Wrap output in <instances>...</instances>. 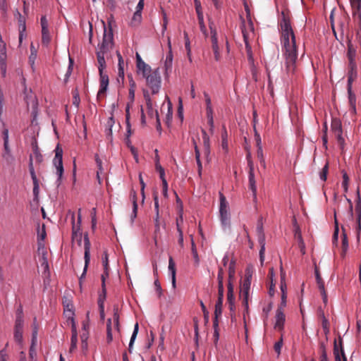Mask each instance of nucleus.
Here are the masks:
<instances>
[{"label":"nucleus","mask_w":361,"mask_h":361,"mask_svg":"<svg viewBox=\"0 0 361 361\" xmlns=\"http://www.w3.org/2000/svg\"><path fill=\"white\" fill-rule=\"evenodd\" d=\"M281 42L282 51L285 56L286 70L288 73H293L295 70V63L298 59L295 36L292 29L290 19L284 11L281 13Z\"/></svg>","instance_id":"f257e3e1"},{"label":"nucleus","mask_w":361,"mask_h":361,"mask_svg":"<svg viewBox=\"0 0 361 361\" xmlns=\"http://www.w3.org/2000/svg\"><path fill=\"white\" fill-rule=\"evenodd\" d=\"M146 80L147 90L151 91L152 95L159 93L161 85V78L159 68L153 70L152 73L144 78Z\"/></svg>","instance_id":"f03ea898"},{"label":"nucleus","mask_w":361,"mask_h":361,"mask_svg":"<svg viewBox=\"0 0 361 361\" xmlns=\"http://www.w3.org/2000/svg\"><path fill=\"white\" fill-rule=\"evenodd\" d=\"M220 207H219V216L221 226L224 230L230 228L231 227V214L229 212L228 204L226 201L225 196L222 193H219Z\"/></svg>","instance_id":"7ed1b4c3"},{"label":"nucleus","mask_w":361,"mask_h":361,"mask_svg":"<svg viewBox=\"0 0 361 361\" xmlns=\"http://www.w3.org/2000/svg\"><path fill=\"white\" fill-rule=\"evenodd\" d=\"M104 27V35L102 42L99 45V50L109 52L113 47V30L111 24H109V27H106L105 23L102 21Z\"/></svg>","instance_id":"20e7f679"},{"label":"nucleus","mask_w":361,"mask_h":361,"mask_svg":"<svg viewBox=\"0 0 361 361\" xmlns=\"http://www.w3.org/2000/svg\"><path fill=\"white\" fill-rule=\"evenodd\" d=\"M256 233L257 235L258 242L260 245L259 250V260L262 265L264 260V252H265V235L263 228L262 217H260L257 224Z\"/></svg>","instance_id":"39448f33"},{"label":"nucleus","mask_w":361,"mask_h":361,"mask_svg":"<svg viewBox=\"0 0 361 361\" xmlns=\"http://www.w3.org/2000/svg\"><path fill=\"white\" fill-rule=\"evenodd\" d=\"M63 149L57 145V147L55 149V157L53 159V164L56 167V174L58 175L59 178L58 180H60V179L62 177V175L63 173Z\"/></svg>","instance_id":"423d86ee"},{"label":"nucleus","mask_w":361,"mask_h":361,"mask_svg":"<svg viewBox=\"0 0 361 361\" xmlns=\"http://www.w3.org/2000/svg\"><path fill=\"white\" fill-rule=\"evenodd\" d=\"M247 159L248 161V167H249V173H248V179H249V188L251 190L252 192L253 197L256 199L257 197V186L256 181L254 173V164L252 161L250 159V155L248 154L247 156Z\"/></svg>","instance_id":"0eeeda50"},{"label":"nucleus","mask_w":361,"mask_h":361,"mask_svg":"<svg viewBox=\"0 0 361 361\" xmlns=\"http://www.w3.org/2000/svg\"><path fill=\"white\" fill-rule=\"evenodd\" d=\"M42 27V43L43 45L47 46L51 41V35L49 29V23L45 16H42L40 20Z\"/></svg>","instance_id":"6e6552de"},{"label":"nucleus","mask_w":361,"mask_h":361,"mask_svg":"<svg viewBox=\"0 0 361 361\" xmlns=\"http://www.w3.org/2000/svg\"><path fill=\"white\" fill-rule=\"evenodd\" d=\"M143 97L146 102V106L147 109V114L151 117H155L156 118H159V114L157 110H154L153 109V101L152 99L150 93L148 90H143Z\"/></svg>","instance_id":"1a4fd4ad"},{"label":"nucleus","mask_w":361,"mask_h":361,"mask_svg":"<svg viewBox=\"0 0 361 361\" xmlns=\"http://www.w3.org/2000/svg\"><path fill=\"white\" fill-rule=\"evenodd\" d=\"M136 66L138 73H141L143 78L153 72L151 67L142 59L141 56L137 53L136 54Z\"/></svg>","instance_id":"9d476101"},{"label":"nucleus","mask_w":361,"mask_h":361,"mask_svg":"<svg viewBox=\"0 0 361 361\" xmlns=\"http://www.w3.org/2000/svg\"><path fill=\"white\" fill-rule=\"evenodd\" d=\"M90 242L88 238L87 233L84 235V258H85V267L83 273L80 277V279L85 274L88 264L90 261Z\"/></svg>","instance_id":"9b49d317"},{"label":"nucleus","mask_w":361,"mask_h":361,"mask_svg":"<svg viewBox=\"0 0 361 361\" xmlns=\"http://www.w3.org/2000/svg\"><path fill=\"white\" fill-rule=\"evenodd\" d=\"M99 90L97 93V97L99 98L102 95H104L108 88L109 85V76L106 73L103 71H99Z\"/></svg>","instance_id":"f8f14e48"},{"label":"nucleus","mask_w":361,"mask_h":361,"mask_svg":"<svg viewBox=\"0 0 361 361\" xmlns=\"http://www.w3.org/2000/svg\"><path fill=\"white\" fill-rule=\"evenodd\" d=\"M286 317L281 307H278L276 314V323L274 329L279 331L283 329Z\"/></svg>","instance_id":"ddd939ff"},{"label":"nucleus","mask_w":361,"mask_h":361,"mask_svg":"<svg viewBox=\"0 0 361 361\" xmlns=\"http://www.w3.org/2000/svg\"><path fill=\"white\" fill-rule=\"evenodd\" d=\"M73 227H72V240L73 243H77L79 246L82 243V233L79 226H75L74 221V216H73Z\"/></svg>","instance_id":"4468645a"},{"label":"nucleus","mask_w":361,"mask_h":361,"mask_svg":"<svg viewBox=\"0 0 361 361\" xmlns=\"http://www.w3.org/2000/svg\"><path fill=\"white\" fill-rule=\"evenodd\" d=\"M314 272H315V276H316V280H317V283L318 288H319L320 293L323 297V301L324 303H326L327 302V295H326V290L324 288V282L322 280V279L320 276L319 271L317 267L315 268Z\"/></svg>","instance_id":"2eb2a0df"},{"label":"nucleus","mask_w":361,"mask_h":361,"mask_svg":"<svg viewBox=\"0 0 361 361\" xmlns=\"http://www.w3.org/2000/svg\"><path fill=\"white\" fill-rule=\"evenodd\" d=\"M251 285V275L246 276L240 287V295H249Z\"/></svg>","instance_id":"dca6fc26"},{"label":"nucleus","mask_w":361,"mask_h":361,"mask_svg":"<svg viewBox=\"0 0 361 361\" xmlns=\"http://www.w3.org/2000/svg\"><path fill=\"white\" fill-rule=\"evenodd\" d=\"M32 159V164H33V161H35V164H40L42 161H43V157L41 154L39 148L37 145L33 147V153L30 154V160L29 164L31 161Z\"/></svg>","instance_id":"f3484780"},{"label":"nucleus","mask_w":361,"mask_h":361,"mask_svg":"<svg viewBox=\"0 0 361 361\" xmlns=\"http://www.w3.org/2000/svg\"><path fill=\"white\" fill-rule=\"evenodd\" d=\"M209 27L210 30V38L212 42V47H219L217 39V32L215 25L213 22L209 21Z\"/></svg>","instance_id":"a211bd4d"},{"label":"nucleus","mask_w":361,"mask_h":361,"mask_svg":"<svg viewBox=\"0 0 361 361\" xmlns=\"http://www.w3.org/2000/svg\"><path fill=\"white\" fill-rule=\"evenodd\" d=\"M108 52L106 51H101V50H97V62H98V70L99 71H103L104 70V68H106V61H105V59H104V56H105V54H107Z\"/></svg>","instance_id":"6ab92c4d"},{"label":"nucleus","mask_w":361,"mask_h":361,"mask_svg":"<svg viewBox=\"0 0 361 361\" xmlns=\"http://www.w3.org/2000/svg\"><path fill=\"white\" fill-rule=\"evenodd\" d=\"M202 140H203V147H204V154L207 157H209L210 154V141H209V137L207 135L205 130H202Z\"/></svg>","instance_id":"aec40b11"},{"label":"nucleus","mask_w":361,"mask_h":361,"mask_svg":"<svg viewBox=\"0 0 361 361\" xmlns=\"http://www.w3.org/2000/svg\"><path fill=\"white\" fill-rule=\"evenodd\" d=\"M348 99L351 111L353 114L356 112V97L355 94L352 92V86L348 85Z\"/></svg>","instance_id":"412c9836"},{"label":"nucleus","mask_w":361,"mask_h":361,"mask_svg":"<svg viewBox=\"0 0 361 361\" xmlns=\"http://www.w3.org/2000/svg\"><path fill=\"white\" fill-rule=\"evenodd\" d=\"M26 103L27 106L29 109L30 106L32 109V115L34 118L37 116V106L38 102L35 97H30V99L27 97L26 98Z\"/></svg>","instance_id":"4be33fe9"},{"label":"nucleus","mask_w":361,"mask_h":361,"mask_svg":"<svg viewBox=\"0 0 361 361\" xmlns=\"http://www.w3.org/2000/svg\"><path fill=\"white\" fill-rule=\"evenodd\" d=\"M29 171H30V176L32 179L33 185H34L33 192L35 194H37L39 191V184H38V180H37L35 172L34 166H32V161H30V163L29 164Z\"/></svg>","instance_id":"5701e85b"},{"label":"nucleus","mask_w":361,"mask_h":361,"mask_svg":"<svg viewBox=\"0 0 361 361\" xmlns=\"http://www.w3.org/2000/svg\"><path fill=\"white\" fill-rule=\"evenodd\" d=\"M169 270L171 271V282L172 286L175 288H176V264L175 262L171 257H169Z\"/></svg>","instance_id":"b1692460"},{"label":"nucleus","mask_w":361,"mask_h":361,"mask_svg":"<svg viewBox=\"0 0 361 361\" xmlns=\"http://www.w3.org/2000/svg\"><path fill=\"white\" fill-rule=\"evenodd\" d=\"M6 59V49L5 44H0V63L1 66V70L3 71V74L4 75L6 73L5 70V61Z\"/></svg>","instance_id":"393cba45"},{"label":"nucleus","mask_w":361,"mask_h":361,"mask_svg":"<svg viewBox=\"0 0 361 361\" xmlns=\"http://www.w3.org/2000/svg\"><path fill=\"white\" fill-rule=\"evenodd\" d=\"M190 238H191V252H192V255L193 259H194V264L195 267H198L199 264H200V258L198 256L197 247H196L195 243L193 240L192 235H190Z\"/></svg>","instance_id":"a878e982"},{"label":"nucleus","mask_w":361,"mask_h":361,"mask_svg":"<svg viewBox=\"0 0 361 361\" xmlns=\"http://www.w3.org/2000/svg\"><path fill=\"white\" fill-rule=\"evenodd\" d=\"M240 20H241V30H242V34H243V39H244V42L245 43V46H246V49H250V47L249 45V43H248V35H247V29H246V27H245V20L244 18H243L242 16H240Z\"/></svg>","instance_id":"bb28decb"},{"label":"nucleus","mask_w":361,"mask_h":361,"mask_svg":"<svg viewBox=\"0 0 361 361\" xmlns=\"http://www.w3.org/2000/svg\"><path fill=\"white\" fill-rule=\"evenodd\" d=\"M168 47H169V52L166 55V61H165V66L166 68H169L172 65V61H173V54H172V50H171V43L170 37H168Z\"/></svg>","instance_id":"cd10ccee"},{"label":"nucleus","mask_w":361,"mask_h":361,"mask_svg":"<svg viewBox=\"0 0 361 361\" xmlns=\"http://www.w3.org/2000/svg\"><path fill=\"white\" fill-rule=\"evenodd\" d=\"M221 147L226 152L228 149V133H227L225 126H223V130H222V133H221Z\"/></svg>","instance_id":"c85d7f7f"},{"label":"nucleus","mask_w":361,"mask_h":361,"mask_svg":"<svg viewBox=\"0 0 361 361\" xmlns=\"http://www.w3.org/2000/svg\"><path fill=\"white\" fill-rule=\"evenodd\" d=\"M222 307H223V300H218L215 305V310H214V319H219V317L221 316L222 314Z\"/></svg>","instance_id":"c756f323"},{"label":"nucleus","mask_w":361,"mask_h":361,"mask_svg":"<svg viewBox=\"0 0 361 361\" xmlns=\"http://www.w3.org/2000/svg\"><path fill=\"white\" fill-rule=\"evenodd\" d=\"M233 286L231 282L228 283L227 301L229 304H234Z\"/></svg>","instance_id":"7c9ffc66"},{"label":"nucleus","mask_w":361,"mask_h":361,"mask_svg":"<svg viewBox=\"0 0 361 361\" xmlns=\"http://www.w3.org/2000/svg\"><path fill=\"white\" fill-rule=\"evenodd\" d=\"M138 330H139V325H138V323H136L135 324L134 330H133V334L131 336L130 341L129 343L128 351L130 353H132L133 345L134 341L137 337V335L138 334Z\"/></svg>","instance_id":"2f4dec72"},{"label":"nucleus","mask_w":361,"mask_h":361,"mask_svg":"<svg viewBox=\"0 0 361 361\" xmlns=\"http://www.w3.org/2000/svg\"><path fill=\"white\" fill-rule=\"evenodd\" d=\"M104 299L105 298H104V296H102V295L100 294L99 296V299H98V305H99V309L100 318L102 321H104V318H105L104 305Z\"/></svg>","instance_id":"473e14b6"},{"label":"nucleus","mask_w":361,"mask_h":361,"mask_svg":"<svg viewBox=\"0 0 361 361\" xmlns=\"http://www.w3.org/2000/svg\"><path fill=\"white\" fill-rule=\"evenodd\" d=\"M356 54V50L351 43L348 44V57L351 65H353Z\"/></svg>","instance_id":"72a5a7b5"},{"label":"nucleus","mask_w":361,"mask_h":361,"mask_svg":"<svg viewBox=\"0 0 361 361\" xmlns=\"http://www.w3.org/2000/svg\"><path fill=\"white\" fill-rule=\"evenodd\" d=\"M137 197L135 192H133V212L130 216L131 222L133 223L134 219L137 217Z\"/></svg>","instance_id":"f704fd0d"},{"label":"nucleus","mask_w":361,"mask_h":361,"mask_svg":"<svg viewBox=\"0 0 361 361\" xmlns=\"http://www.w3.org/2000/svg\"><path fill=\"white\" fill-rule=\"evenodd\" d=\"M68 314H69V316H68V322L70 321L71 323L72 336H78V332H77L75 322V320H74L73 317H72L73 314V312L71 310H68Z\"/></svg>","instance_id":"c9c22d12"},{"label":"nucleus","mask_w":361,"mask_h":361,"mask_svg":"<svg viewBox=\"0 0 361 361\" xmlns=\"http://www.w3.org/2000/svg\"><path fill=\"white\" fill-rule=\"evenodd\" d=\"M106 341L109 343L113 341L111 319H108L106 324Z\"/></svg>","instance_id":"e433bc0d"},{"label":"nucleus","mask_w":361,"mask_h":361,"mask_svg":"<svg viewBox=\"0 0 361 361\" xmlns=\"http://www.w3.org/2000/svg\"><path fill=\"white\" fill-rule=\"evenodd\" d=\"M197 20H198V23H199V25H200V28L201 32H202V34L205 37H207L208 34H207V32L206 26H205L204 23L203 13H199V16H197Z\"/></svg>","instance_id":"4c0bfd02"},{"label":"nucleus","mask_w":361,"mask_h":361,"mask_svg":"<svg viewBox=\"0 0 361 361\" xmlns=\"http://www.w3.org/2000/svg\"><path fill=\"white\" fill-rule=\"evenodd\" d=\"M113 320L114 323V326L116 329L118 331H120L119 328V314H118V306L114 307V315H113Z\"/></svg>","instance_id":"58836bf2"},{"label":"nucleus","mask_w":361,"mask_h":361,"mask_svg":"<svg viewBox=\"0 0 361 361\" xmlns=\"http://www.w3.org/2000/svg\"><path fill=\"white\" fill-rule=\"evenodd\" d=\"M26 26L25 22L24 20L21 19V16L20 15L19 20V43L21 44L23 37V32L25 31Z\"/></svg>","instance_id":"ea45409f"},{"label":"nucleus","mask_w":361,"mask_h":361,"mask_svg":"<svg viewBox=\"0 0 361 361\" xmlns=\"http://www.w3.org/2000/svg\"><path fill=\"white\" fill-rule=\"evenodd\" d=\"M331 127L333 133H338V131L342 130L341 123L340 120L337 118L332 119Z\"/></svg>","instance_id":"a19ab883"},{"label":"nucleus","mask_w":361,"mask_h":361,"mask_svg":"<svg viewBox=\"0 0 361 361\" xmlns=\"http://www.w3.org/2000/svg\"><path fill=\"white\" fill-rule=\"evenodd\" d=\"M23 331L20 329H14V340L19 345L23 343Z\"/></svg>","instance_id":"79ce46f5"},{"label":"nucleus","mask_w":361,"mask_h":361,"mask_svg":"<svg viewBox=\"0 0 361 361\" xmlns=\"http://www.w3.org/2000/svg\"><path fill=\"white\" fill-rule=\"evenodd\" d=\"M348 247V241L345 233L342 235V255L344 256Z\"/></svg>","instance_id":"37998d69"},{"label":"nucleus","mask_w":361,"mask_h":361,"mask_svg":"<svg viewBox=\"0 0 361 361\" xmlns=\"http://www.w3.org/2000/svg\"><path fill=\"white\" fill-rule=\"evenodd\" d=\"M15 329L23 330V319L21 312L18 314L16 319Z\"/></svg>","instance_id":"c03bdc74"},{"label":"nucleus","mask_w":361,"mask_h":361,"mask_svg":"<svg viewBox=\"0 0 361 361\" xmlns=\"http://www.w3.org/2000/svg\"><path fill=\"white\" fill-rule=\"evenodd\" d=\"M141 20H142L141 13L135 12L133 14V16L132 18V20H131V25L135 26L141 22Z\"/></svg>","instance_id":"a18cd8bd"},{"label":"nucleus","mask_w":361,"mask_h":361,"mask_svg":"<svg viewBox=\"0 0 361 361\" xmlns=\"http://www.w3.org/2000/svg\"><path fill=\"white\" fill-rule=\"evenodd\" d=\"M337 140V142L340 147L342 148L343 147L345 140L343 137V130L338 131V133H333Z\"/></svg>","instance_id":"49530a36"},{"label":"nucleus","mask_w":361,"mask_h":361,"mask_svg":"<svg viewBox=\"0 0 361 361\" xmlns=\"http://www.w3.org/2000/svg\"><path fill=\"white\" fill-rule=\"evenodd\" d=\"M328 171H329V163L327 162L323 167V169L319 174V177H320L321 180H322L323 181H326V180Z\"/></svg>","instance_id":"de8ad7c7"},{"label":"nucleus","mask_w":361,"mask_h":361,"mask_svg":"<svg viewBox=\"0 0 361 361\" xmlns=\"http://www.w3.org/2000/svg\"><path fill=\"white\" fill-rule=\"evenodd\" d=\"M109 277V270H107V275H106V270H104V273L102 275V296L104 298H106V287H105V279Z\"/></svg>","instance_id":"09e8293b"},{"label":"nucleus","mask_w":361,"mask_h":361,"mask_svg":"<svg viewBox=\"0 0 361 361\" xmlns=\"http://www.w3.org/2000/svg\"><path fill=\"white\" fill-rule=\"evenodd\" d=\"M353 12L361 9V0H350Z\"/></svg>","instance_id":"8fccbe9b"},{"label":"nucleus","mask_w":361,"mask_h":361,"mask_svg":"<svg viewBox=\"0 0 361 361\" xmlns=\"http://www.w3.org/2000/svg\"><path fill=\"white\" fill-rule=\"evenodd\" d=\"M78 336H71V346L69 349L70 353H73L77 348Z\"/></svg>","instance_id":"3c124183"},{"label":"nucleus","mask_w":361,"mask_h":361,"mask_svg":"<svg viewBox=\"0 0 361 361\" xmlns=\"http://www.w3.org/2000/svg\"><path fill=\"white\" fill-rule=\"evenodd\" d=\"M177 231L178 233V244L179 245L183 247V233L180 228V226L178 224V221L177 222Z\"/></svg>","instance_id":"603ef678"},{"label":"nucleus","mask_w":361,"mask_h":361,"mask_svg":"<svg viewBox=\"0 0 361 361\" xmlns=\"http://www.w3.org/2000/svg\"><path fill=\"white\" fill-rule=\"evenodd\" d=\"M102 264L104 267V270H106V275H107V270H109V262H108V255L105 251L102 256Z\"/></svg>","instance_id":"864d4df0"},{"label":"nucleus","mask_w":361,"mask_h":361,"mask_svg":"<svg viewBox=\"0 0 361 361\" xmlns=\"http://www.w3.org/2000/svg\"><path fill=\"white\" fill-rule=\"evenodd\" d=\"M155 168L156 170L159 172L160 178H165V172L163 167L160 165L159 162L158 161L155 163Z\"/></svg>","instance_id":"5fc2aeb1"},{"label":"nucleus","mask_w":361,"mask_h":361,"mask_svg":"<svg viewBox=\"0 0 361 361\" xmlns=\"http://www.w3.org/2000/svg\"><path fill=\"white\" fill-rule=\"evenodd\" d=\"M218 326H219V321L216 320V319H214V321H213V327H214V337L215 338V342H216L218 338H219Z\"/></svg>","instance_id":"6e6d98bb"},{"label":"nucleus","mask_w":361,"mask_h":361,"mask_svg":"<svg viewBox=\"0 0 361 361\" xmlns=\"http://www.w3.org/2000/svg\"><path fill=\"white\" fill-rule=\"evenodd\" d=\"M235 275V269H234V262H231L229 264L228 267V282H231L232 278L234 277Z\"/></svg>","instance_id":"4d7b16f0"},{"label":"nucleus","mask_w":361,"mask_h":361,"mask_svg":"<svg viewBox=\"0 0 361 361\" xmlns=\"http://www.w3.org/2000/svg\"><path fill=\"white\" fill-rule=\"evenodd\" d=\"M3 157L8 164H13L14 158L11 154V151L8 152H4Z\"/></svg>","instance_id":"13d9d810"},{"label":"nucleus","mask_w":361,"mask_h":361,"mask_svg":"<svg viewBox=\"0 0 361 361\" xmlns=\"http://www.w3.org/2000/svg\"><path fill=\"white\" fill-rule=\"evenodd\" d=\"M282 345H283V339H282V338H281L280 340L278 342H276L274 346V350L278 354V355H279L281 353V350Z\"/></svg>","instance_id":"bf43d9fd"},{"label":"nucleus","mask_w":361,"mask_h":361,"mask_svg":"<svg viewBox=\"0 0 361 361\" xmlns=\"http://www.w3.org/2000/svg\"><path fill=\"white\" fill-rule=\"evenodd\" d=\"M353 16L355 20L357 21L360 27H361V9L353 11Z\"/></svg>","instance_id":"052dcab7"},{"label":"nucleus","mask_w":361,"mask_h":361,"mask_svg":"<svg viewBox=\"0 0 361 361\" xmlns=\"http://www.w3.org/2000/svg\"><path fill=\"white\" fill-rule=\"evenodd\" d=\"M184 38H185V47L188 51V55L190 56V40L188 38V35L187 32H184Z\"/></svg>","instance_id":"680f3d73"},{"label":"nucleus","mask_w":361,"mask_h":361,"mask_svg":"<svg viewBox=\"0 0 361 361\" xmlns=\"http://www.w3.org/2000/svg\"><path fill=\"white\" fill-rule=\"evenodd\" d=\"M224 283L218 284V300H224Z\"/></svg>","instance_id":"e2e57ef3"},{"label":"nucleus","mask_w":361,"mask_h":361,"mask_svg":"<svg viewBox=\"0 0 361 361\" xmlns=\"http://www.w3.org/2000/svg\"><path fill=\"white\" fill-rule=\"evenodd\" d=\"M162 181V187H163V195L165 197H168V183L165 178H161Z\"/></svg>","instance_id":"0e129e2a"},{"label":"nucleus","mask_w":361,"mask_h":361,"mask_svg":"<svg viewBox=\"0 0 361 361\" xmlns=\"http://www.w3.org/2000/svg\"><path fill=\"white\" fill-rule=\"evenodd\" d=\"M30 51L31 54L30 56V61L34 63V61L37 57V51L32 44L30 46Z\"/></svg>","instance_id":"69168bd1"},{"label":"nucleus","mask_w":361,"mask_h":361,"mask_svg":"<svg viewBox=\"0 0 361 361\" xmlns=\"http://www.w3.org/2000/svg\"><path fill=\"white\" fill-rule=\"evenodd\" d=\"M321 317H322V327L324 329V330H326L327 331H329V329H328V326H329V322H328V319L324 317V312H322L319 314Z\"/></svg>","instance_id":"338daca9"},{"label":"nucleus","mask_w":361,"mask_h":361,"mask_svg":"<svg viewBox=\"0 0 361 361\" xmlns=\"http://www.w3.org/2000/svg\"><path fill=\"white\" fill-rule=\"evenodd\" d=\"M224 270L223 268L219 267L218 271V275H217V280H218V284L223 283L224 281Z\"/></svg>","instance_id":"774afa93"}]
</instances>
